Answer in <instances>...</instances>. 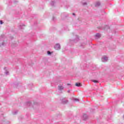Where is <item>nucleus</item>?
<instances>
[{"instance_id": "10", "label": "nucleus", "mask_w": 124, "mask_h": 124, "mask_svg": "<svg viewBox=\"0 0 124 124\" xmlns=\"http://www.w3.org/2000/svg\"><path fill=\"white\" fill-rule=\"evenodd\" d=\"M73 15H75V14H73Z\"/></svg>"}, {"instance_id": "4", "label": "nucleus", "mask_w": 124, "mask_h": 124, "mask_svg": "<svg viewBox=\"0 0 124 124\" xmlns=\"http://www.w3.org/2000/svg\"><path fill=\"white\" fill-rule=\"evenodd\" d=\"M107 60H108V58H107V57H104L103 58V60L104 62V61H107Z\"/></svg>"}, {"instance_id": "2", "label": "nucleus", "mask_w": 124, "mask_h": 124, "mask_svg": "<svg viewBox=\"0 0 124 124\" xmlns=\"http://www.w3.org/2000/svg\"><path fill=\"white\" fill-rule=\"evenodd\" d=\"M75 86L76 87H82V83H76Z\"/></svg>"}, {"instance_id": "1", "label": "nucleus", "mask_w": 124, "mask_h": 124, "mask_svg": "<svg viewBox=\"0 0 124 124\" xmlns=\"http://www.w3.org/2000/svg\"><path fill=\"white\" fill-rule=\"evenodd\" d=\"M55 48L56 50H60V49H61V46H60L59 44H57L56 45Z\"/></svg>"}, {"instance_id": "6", "label": "nucleus", "mask_w": 124, "mask_h": 124, "mask_svg": "<svg viewBox=\"0 0 124 124\" xmlns=\"http://www.w3.org/2000/svg\"><path fill=\"white\" fill-rule=\"evenodd\" d=\"M98 5H100V3H98L96 4V6H97Z\"/></svg>"}, {"instance_id": "3", "label": "nucleus", "mask_w": 124, "mask_h": 124, "mask_svg": "<svg viewBox=\"0 0 124 124\" xmlns=\"http://www.w3.org/2000/svg\"><path fill=\"white\" fill-rule=\"evenodd\" d=\"M59 90H60V91H62V90H63V87L59 86Z\"/></svg>"}, {"instance_id": "5", "label": "nucleus", "mask_w": 124, "mask_h": 124, "mask_svg": "<svg viewBox=\"0 0 124 124\" xmlns=\"http://www.w3.org/2000/svg\"><path fill=\"white\" fill-rule=\"evenodd\" d=\"M93 83H98V81H97V80H93Z\"/></svg>"}, {"instance_id": "7", "label": "nucleus", "mask_w": 124, "mask_h": 124, "mask_svg": "<svg viewBox=\"0 0 124 124\" xmlns=\"http://www.w3.org/2000/svg\"><path fill=\"white\" fill-rule=\"evenodd\" d=\"M0 23L1 25H2V24H3V22H2V21L0 20Z\"/></svg>"}, {"instance_id": "8", "label": "nucleus", "mask_w": 124, "mask_h": 124, "mask_svg": "<svg viewBox=\"0 0 124 124\" xmlns=\"http://www.w3.org/2000/svg\"><path fill=\"white\" fill-rule=\"evenodd\" d=\"M47 54L48 55H50V54H51V52L50 51H47Z\"/></svg>"}, {"instance_id": "9", "label": "nucleus", "mask_w": 124, "mask_h": 124, "mask_svg": "<svg viewBox=\"0 0 124 124\" xmlns=\"http://www.w3.org/2000/svg\"><path fill=\"white\" fill-rule=\"evenodd\" d=\"M76 101H78V99H75Z\"/></svg>"}]
</instances>
